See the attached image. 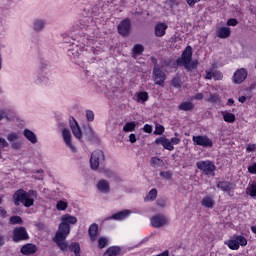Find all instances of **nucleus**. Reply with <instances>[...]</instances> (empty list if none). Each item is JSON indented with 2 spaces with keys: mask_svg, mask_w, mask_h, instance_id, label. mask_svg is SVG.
<instances>
[{
  "mask_svg": "<svg viewBox=\"0 0 256 256\" xmlns=\"http://www.w3.org/2000/svg\"><path fill=\"white\" fill-rule=\"evenodd\" d=\"M184 67V69L191 73V71H195L199 67V60H193V47L190 45L186 46L183 50L181 56L173 62V59L164 60L162 63V67H170L171 69H175V67Z\"/></svg>",
  "mask_w": 256,
  "mask_h": 256,
  "instance_id": "f257e3e1",
  "label": "nucleus"
},
{
  "mask_svg": "<svg viewBox=\"0 0 256 256\" xmlns=\"http://www.w3.org/2000/svg\"><path fill=\"white\" fill-rule=\"evenodd\" d=\"M77 223V217L71 216V214H65L61 218L58 230L53 238L54 243L60 248V251H67V237L71 233V226Z\"/></svg>",
  "mask_w": 256,
  "mask_h": 256,
  "instance_id": "f03ea898",
  "label": "nucleus"
},
{
  "mask_svg": "<svg viewBox=\"0 0 256 256\" xmlns=\"http://www.w3.org/2000/svg\"><path fill=\"white\" fill-rule=\"evenodd\" d=\"M35 197H37L35 190H29L27 192L23 188H20L13 194L14 205L19 206L22 204L24 207H33L35 205Z\"/></svg>",
  "mask_w": 256,
  "mask_h": 256,
  "instance_id": "7ed1b4c3",
  "label": "nucleus"
},
{
  "mask_svg": "<svg viewBox=\"0 0 256 256\" xmlns=\"http://www.w3.org/2000/svg\"><path fill=\"white\" fill-rule=\"evenodd\" d=\"M196 167L199 169V171H202L203 175H206L207 177H215V171L217 169V166H215V163L211 160H201L196 162Z\"/></svg>",
  "mask_w": 256,
  "mask_h": 256,
  "instance_id": "20e7f679",
  "label": "nucleus"
},
{
  "mask_svg": "<svg viewBox=\"0 0 256 256\" xmlns=\"http://www.w3.org/2000/svg\"><path fill=\"white\" fill-rule=\"evenodd\" d=\"M152 77L155 85H159V87H165V81H167V74L163 72L161 66H159L158 64L154 65Z\"/></svg>",
  "mask_w": 256,
  "mask_h": 256,
  "instance_id": "39448f33",
  "label": "nucleus"
},
{
  "mask_svg": "<svg viewBox=\"0 0 256 256\" xmlns=\"http://www.w3.org/2000/svg\"><path fill=\"white\" fill-rule=\"evenodd\" d=\"M105 163V154L102 150H95L92 152L90 157V167L94 171L99 169V166Z\"/></svg>",
  "mask_w": 256,
  "mask_h": 256,
  "instance_id": "423d86ee",
  "label": "nucleus"
},
{
  "mask_svg": "<svg viewBox=\"0 0 256 256\" xmlns=\"http://www.w3.org/2000/svg\"><path fill=\"white\" fill-rule=\"evenodd\" d=\"M12 241L14 243H21V241H29V233H27V229L23 226L16 227L13 230Z\"/></svg>",
  "mask_w": 256,
  "mask_h": 256,
  "instance_id": "0eeeda50",
  "label": "nucleus"
},
{
  "mask_svg": "<svg viewBox=\"0 0 256 256\" xmlns=\"http://www.w3.org/2000/svg\"><path fill=\"white\" fill-rule=\"evenodd\" d=\"M193 145L204 147L205 149L213 147V140L207 135H198L192 137Z\"/></svg>",
  "mask_w": 256,
  "mask_h": 256,
  "instance_id": "6e6552de",
  "label": "nucleus"
},
{
  "mask_svg": "<svg viewBox=\"0 0 256 256\" xmlns=\"http://www.w3.org/2000/svg\"><path fill=\"white\" fill-rule=\"evenodd\" d=\"M117 31L122 37H127L131 33V19H123L117 26Z\"/></svg>",
  "mask_w": 256,
  "mask_h": 256,
  "instance_id": "1a4fd4ad",
  "label": "nucleus"
},
{
  "mask_svg": "<svg viewBox=\"0 0 256 256\" xmlns=\"http://www.w3.org/2000/svg\"><path fill=\"white\" fill-rule=\"evenodd\" d=\"M247 69L245 68H240L234 72V75L232 77L233 82L236 83V85H241L247 79Z\"/></svg>",
  "mask_w": 256,
  "mask_h": 256,
  "instance_id": "9d476101",
  "label": "nucleus"
},
{
  "mask_svg": "<svg viewBox=\"0 0 256 256\" xmlns=\"http://www.w3.org/2000/svg\"><path fill=\"white\" fill-rule=\"evenodd\" d=\"M62 137L64 140V143L69 147L72 153H77V148L73 145L72 142V136H71V131L69 129L64 128L62 131Z\"/></svg>",
  "mask_w": 256,
  "mask_h": 256,
  "instance_id": "9b49d317",
  "label": "nucleus"
},
{
  "mask_svg": "<svg viewBox=\"0 0 256 256\" xmlns=\"http://www.w3.org/2000/svg\"><path fill=\"white\" fill-rule=\"evenodd\" d=\"M70 128L74 137L81 141V139H83V132H81V127H79V123H77V120H75V118L73 117L70 119Z\"/></svg>",
  "mask_w": 256,
  "mask_h": 256,
  "instance_id": "f8f14e48",
  "label": "nucleus"
},
{
  "mask_svg": "<svg viewBox=\"0 0 256 256\" xmlns=\"http://www.w3.org/2000/svg\"><path fill=\"white\" fill-rule=\"evenodd\" d=\"M167 224V218L161 214L153 216L151 218V225L155 229H159V227H163V225Z\"/></svg>",
  "mask_w": 256,
  "mask_h": 256,
  "instance_id": "ddd939ff",
  "label": "nucleus"
},
{
  "mask_svg": "<svg viewBox=\"0 0 256 256\" xmlns=\"http://www.w3.org/2000/svg\"><path fill=\"white\" fill-rule=\"evenodd\" d=\"M88 235L92 243H94V241H97V237H99V225L97 223H93L89 226Z\"/></svg>",
  "mask_w": 256,
  "mask_h": 256,
  "instance_id": "4468645a",
  "label": "nucleus"
},
{
  "mask_svg": "<svg viewBox=\"0 0 256 256\" xmlns=\"http://www.w3.org/2000/svg\"><path fill=\"white\" fill-rule=\"evenodd\" d=\"M217 188L223 191V193H227L231 197V190L233 189V183L229 181H219L217 183Z\"/></svg>",
  "mask_w": 256,
  "mask_h": 256,
  "instance_id": "2eb2a0df",
  "label": "nucleus"
},
{
  "mask_svg": "<svg viewBox=\"0 0 256 256\" xmlns=\"http://www.w3.org/2000/svg\"><path fill=\"white\" fill-rule=\"evenodd\" d=\"M20 253H22V255H34V253H37V246L27 243L21 247Z\"/></svg>",
  "mask_w": 256,
  "mask_h": 256,
  "instance_id": "dca6fc26",
  "label": "nucleus"
},
{
  "mask_svg": "<svg viewBox=\"0 0 256 256\" xmlns=\"http://www.w3.org/2000/svg\"><path fill=\"white\" fill-rule=\"evenodd\" d=\"M216 36L218 39H229L231 37V28L225 26L218 28Z\"/></svg>",
  "mask_w": 256,
  "mask_h": 256,
  "instance_id": "f3484780",
  "label": "nucleus"
},
{
  "mask_svg": "<svg viewBox=\"0 0 256 256\" xmlns=\"http://www.w3.org/2000/svg\"><path fill=\"white\" fill-rule=\"evenodd\" d=\"M167 29H169V26H167V24L165 23H158L156 24L155 28H154V33L156 37H164L165 35V31H167Z\"/></svg>",
  "mask_w": 256,
  "mask_h": 256,
  "instance_id": "a211bd4d",
  "label": "nucleus"
},
{
  "mask_svg": "<svg viewBox=\"0 0 256 256\" xmlns=\"http://www.w3.org/2000/svg\"><path fill=\"white\" fill-rule=\"evenodd\" d=\"M130 214H131V212L129 210H123V211L113 214L112 216L107 218L106 221L110 220V219H114L115 221H121L123 219H127V217H129Z\"/></svg>",
  "mask_w": 256,
  "mask_h": 256,
  "instance_id": "6ab92c4d",
  "label": "nucleus"
},
{
  "mask_svg": "<svg viewBox=\"0 0 256 256\" xmlns=\"http://www.w3.org/2000/svg\"><path fill=\"white\" fill-rule=\"evenodd\" d=\"M202 207H206V209H213L215 207V200L213 196H204L201 201Z\"/></svg>",
  "mask_w": 256,
  "mask_h": 256,
  "instance_id": "aec40b11",
  "label": "nucleus"
},
{
  "mask_svg": "<svg viewBox=\"0 0 256 256\" xmlns=\"http://www.w3.org/2000/svg\"><path fill=\"white\" fill-rule=\"evenodd\" d=\"M121 255V247L119 246H110L104 252L103 256H118Z\"/></svg>",
  "mask_w": 256,
  "mask_h": 256,
  "instance_id": "412c9836",
  "label": "nucleus"
},
{
  "mask_svg": "<svg viewBox=\"0 0 256 256\" xmlns=\"http://www.w3.org/2000/svg\"><path fill=\"white\" fill-rule=\"evenodd\" d=\"M97 188L101 193H109V191H111L109 182H107V180H104V179H102L98 182Z\"/></svg>",
  "mask_w": 256,
  "mask_h": 256,
  "instance_id": "4be33fe9",
  "label": "nucleus"
},
{
  "mask_svg": "<svg viewBox=\"0 0 256 256\" xmlns=\"http://www.w3.org/2000/svg\"><path fill=\"white\" fill-rule=\"evenodd\" d=\"M246 195H249L252 199H256V181H252L248 184Z\"/></svg>",
  "mask_w": 256,
  "mask_h": 256,
  "instance_id": "5701e85b",
  "label": "nucleus"
},
{
  "mask_svg": "<svg viewBox=\"0 0 256 256\" xmlns=\"http://www.w3.org/2000/svg\"><path fill=\"white\" fill-rule=\"evenodd\" d=\"M67 249H69L71 253H74L75 256L81 254V245L79 242H72L70 245L67 244Z\"/></svg>",
  "mask_w": 256,
  "mask_h": 256,
  "instance_id": "b1692460",
  "label": "nucleus"
},
{
  "mask_svg": "<svg viewBox=\"0 0 256 256\" xmlns=\"http://www.w3.org/2000/svg\"><path fill=\"white\" fill-rule=\"evenodd\" d=\"M179 111H193L195 109V104L193 102L185 101L178 105Z\"/></svg>",
  "mask_w": 256,
  "mask_h": 256,
  "instance_id": "393cba45",
  "label": "nucleus"
},
{
  "mask_svg": "<svg viewBox=\"0 0 256 256\" xmlns=\"http://www.w3.org/2000/svg\"><path fill=\"white\" fill-rule=\"evenodd\" d=\"M23 135H24V137H26V139L28 141H30V143H32V144L37 143V135H35L33 133V131H31L29 129H24Z\"/></svg>",
  "mask_w": 256,
  "mask_h": 256,
  "instance_id": "a878e982",
  "label": "nucleus"
},
{
  "mask_svg": "<svg viewBox=\"0 0 256 256\" xmlns=\"http://www.w3.org/2000/svg\"><path fill=\"white\" fill-rule=\"evenodd\" d=\"M221 115L223 116V119L225 123H235V114L227 112V111H222Z\"/></svg>",
  "mask_w": 256,
  "mask_h": 256,
  "instance_id": "bb28decb",
  "label": "nucleus"
},
{
  "mask_svg": "<svg viewBox=\"0 0 256 256\" xmlns=\"http://www.w3.org/2000/svg\"><path fill=\"white\" fill-rule=\"evenodd\" d=\"M137 103H146V101H149V93L147 92H138L136 94V99Z\"/></svg>",
  "mask_w": 256,
  "mask_h": 256,
  "instance_id": "cd10ccee",
  "label": "nucleus"
},
{
  "mask_svg": "<svg viewBox=\"0 0 256 256\" xmlns=\"http://www.w3.org/2000/svg\"><path fill=\"white\" fill-rule=\"evenodd\" d=\"M136 128H137V122H135V121L127 122L123 126V131H124V133H133V131H135Z\"/></svg>",
  "mask_w": 256,
  "mask_h": 256,
  "instance_id": "c85d7f7f",
  "label": "nucleus"
},
{
  "mask_svg": "<svg viewBox=\"0 0 256 256\" xmlns=\"http://www.w3.org/2000/svg\"><path fill=\"white\" fill-rule=\"evenodd\" d=\"M170 85L174 87V89H181L183 82H181V78L179 76H174L171 79Z\"/></svg>",
  "mask_w": 256,
  "mask_h": 256,
  "instance_id": "c756f323",
  "label": "nucleus"
},
{
  "mask_svg": "<svg viewBox=\"0 0 256 256\" xmlns=\"http://www.w3.org/2000/svg\"><path fill=\"white\" fill-rule=\"evenodd\" d=\"M227 247L231 249L232 251H237L239 250V243L237 242L236 238L234 239H229L226 243Z\"/></svg>",
  "mask_w": 256,
  "mask_h": 256,
  "instance_id": "7c9ffc66",
  "label": "nucleus"
},
{
  "mask_svg": "<svg viewBox=\"0 0 256 256\" xmlns=\"http://www.w3.org/2000/svg\"><path fill=\"white\" fill-rule=\"evenodd\" d=\"M238 243V247H247V238L243 235H238L234 237Z\"/></svg>",
  "mask_w": 256,
  "mask_h": 256,
  "instance_id": "2f4dec72",
  "label": "nucleus"
},
{
  "mask_svg": "<svg viewBox=\"0 0 256 256\" xmlns=\"http://www.w3.org/2000/svg\"><path fill=\"white\" fill-rule=\"evenodd\" d=\"M133 55H143V51H145V47L142 44H135L133 49Z\"/></svg>",
  "mask_w": 256,
  "mask_h": 256,
  "instance_id": "473e14b6",
  "label": "nucleus"
},
{
  "mask_svg": "<svg viewBox=\"0 0 256 256\" xmlns=\"http://www.w3.org/2000/svg\"><path fill=\"white\" fill-rule=\"evenodd\" d=\"M69 204L63 200H59L56 204L57 211H67Z\"/></svg>",
  "mask_w": 256,
  "mask_h": 256,
  "instance_id": "72a5a7b5",
  "label": "nucleus"
},
{
  "mask_svg": "<svg viewBox=\"0 0 256 256\" xmlns=\"http://www.w3.org/2000/svg\"><path fill=\"white\" fill-rule=\"evenodd\" d=\"M9 221L11 225H23V218L21 216H11Z\"/></svg>",
  "mask_w": 256,
  "mask_h": 256,
  "instance_id": "f704fd0d",
  "label": "nucleus"
},
{
  "mask_svg": "<svg viewBox=\"0 0 256 256\" xmlns=\"http://www.w3.org/2000/svg\"><path fill=\"white\" fill-rule=\"evenodd\" d=\"M162 147H164V149H166L167 151H173L175 149V147L171 143V140H169L167 138H164Z\"/></svg>",
  "mask_w": 256,
  "mask_h": 256,
  "instance_id": "c9c22d12",
  "label": "nucleus"
},
{
  "mask_svg": "<svg viewBox=\"0 0 256 256\" xmlns=\"http://www.w3.org/2000/svg\"><path fill=\"white\" fill-rule=\"evenodd\" d=\"M147 201H155L157 199V189L153 188L149 191L147 197Z\"/></svg>",
  "mask_w": 256,
  "mask_h": 256,
  "instance_id": "e433bc0d",
  "label": "nucleus"
},
{
  "mask_svg": "<svg viewBox=\"0 0 256 256\" xmlns=\"http://www.w3.org/2000/svg\"><path fill=\"white\" fill-rule=\"evenodd\" d=\"M107 243H109V239L106 237H100L98 239V249H105V247H107Z\"/></svg>",
  "mask_w": 256,
  "mask_h": 256,
  "instance_id": "4c0bfd02",
  "label": "nucleus"
},
{
  "mask_svg": "<svg viewBox=\"0 0 256 256\" xmlns=\"http://www.w3.org/2000/svg\"><path fill=\"white\" fill-rule=\"evenodd\" d=\"M45 28V22L42 20H35L34 22V29L35 31H41Z\"/></svg>",
  "mask_w": 256,
  "mask_h": 256,
  "instance_id": "58836bf2",
  "label": "nucleus"
},
{
  "mask_svg": "<svg viewBox=\"0 0 256 256\" xmlns=\"http://www.w3.org/2000/svg\"><path fill=\"white\" fill-rule=\"evenodd\" d=\"M165 133V127L163 125L155 126L154 135H163Z\"/></svg>",
  "mask_w": 256,
  "mask_h": 256,
  "instance_id": "ea45409f",
  "label": "nucleus"
},
{
  "mask_svg": "<svg viewBox=\"0 0 256 256\" xmlns=\"http://www.w3.org/2000/svg\"><path fill=\"white\" fill-rule=\"evenodd\" d=\"M208 103H219L218 94H210V97L207 99Z\"/></svg>",
  "mask_w": 256,
  "mask_h": 256,
  "instance_id": "a19ab883",
  "label": "nucleus"
},
{
  "mask_svg": "<svg viewBox=\"0 0 256 256\" xmlns=\"http://www.w3.org/2000/svg\"><path fill=\"white\" fill-rule=\"evenodd\" d=\"M86 119L89 122L95 121V113H93V111H91V110H87L86 111Z\"/></svg>",
  "mask_w": 256,
  "mask_h": 256,
  "instance_id": "79ce46f5",
  "label": "nucleus"
},
{
  "mask_svg": "<svg viewBox=\"0 0 256 256\" xmlns=\"http://www.w3.org/2000/svg\"><path fill=\"white\" fill-rule=\"evenodd\" d=\"M160 177H163L164 179H171L173 177V174L170 171H161Z\"/></svg>",
  "mask_w": 256,
  "mask_h": 256,
  "instance_id": "37998d69",
  "label": "nucleus"
},
{
  "mask_svg": "<svg viewBox=\"0 0 256 256\" xmlns=\"http://www.w3.org/2000/svg\"><path fill=\"white\" fill-rule=\"evenodd\" d=\"M238 23H239V22L237 21L236 18H230V19H228V21H227L228 27H237V24H238Z\"/></svg>",
  "mask_w": 256,
  "mask_h": 256,
  "instance_id": "c03bdc74",
  "label": "nucleus"
},
{
  "mask_svg": "<svg viewBox=\"0 0 256 256\" xmlns=\"http://www.w3.org/2000/svg\"><path fill=\"white\" fill-rule=\"evenodd\" d=\"M213 79H215V81H221L223 79V73L221 72H213Z\"/></svg>",
  "mask_w": 256,
  "mask_h": 256,
  "instance_id": "a18cd8bd",
  "label": "nucleus"
},
{
  "mask_svg": "<svg viewBox=\"0 0 256 256\" xmlns=\"http://www.w3.org/2000/svg\"><path fill=\"white\" fill-rule=\"evenodd\" d=\"M144 133H153V126L149 124H145L143 127Z\"/></svg>",
  "mask_w": 256,
  "mask_h": 256,
  "instance_id": "49530a36",
  "label": "nucleus"
},
{
  "mask_svg": "<svg viewBox=\"0 0 256 256\" xmlns=\"http://www.w3.org/2000/svg\"><path fill=\"white\" fill-rule=\"evenodd\" d=\"M248 173H251V175H256V163L248 167Z\"/></svg>",
  "mask_w": 256,
  "mask_h": 256,
  "instance_id": "de8ad7c7",
  "label": "nucleus"
},
{
  "mask_svg": "<svg viewBox=\"0 0 256 256\" xmlns=\"http://www.w3.org/2000/svg\"><path fill=\"white\" fill-rule=\"evenodd\" d=\"M256 150V144H248L246 147V152L251 153Z\"/></svg>",
  "mask_w": 256,
  "mask_h": 256,
  "instance_id": "09e8293b",
  "label": "nucleus"
},
{
  "mask_svg": "<svg viewBox=\"0 0 256 256\" xmlns=\"http://www.w3.org/2000/svg\"><path fill=\"white\" fill-rule=\"evenodd\" d=\"M170 143H172V145H179V143H181V138L173 137L170 139Z\"/></svg>",
  "mask_w": 256,
  "mask_h": 256,
  "instance_id": "8fccbe9b",
  "label": "nucleus"
},
{
  "mask_svg": "<svg viewBox=\"0 0 256 256\" xmlns=\"http://www.w3.org/2000/svg\"><path fill=\"white\" fill-rule=\"evenodd\" d=\"M201 0H186L187 5H189V7H195L196 3H199Z\"/></svg>",
  "mask_w": 256,
  "mask_h": 256,
  "instance_id": "3c124183",
  "label": "nucleus"
},
{
  "mask_svg": "<svg viewBox=\"0 0 256 256\" xmlns=\"http://www.w3.org/2000/svg\"><path fill=\"white\" fill-rule=\"evenodd\" d=\"M129 141L130 143H137V136L135 134H130Z\"/></svg>",
  "mask_w": 256,
  "mask_h": 256,
  "instance_id": "603ef678",
  "label": "nucleus"
},
{
  "mask_svg": "<svg viewBox=\"0 0 256 256\" xmlns=\"http://www.w3.org/2000/svg\"><path fill=\"white\" fill-rule=\"evenodd\" d=\"M8 141L13 142L17 139V135L15 133L9 134L7 137Z\"/></svg>",
  "mask_w": 256,
  "mask_h": 256,
  "instance_id": "864d4df0",
  "label": "nucleus"
},
{
  "mask_svg": "<svg viewBox=\"0 0 256 256\" xmlns=\"http://www.w3.org/2000/svg\"><path fill=\"white\" fill-rule=\"evenodd\" d=\"M203 97H204L203 93H197L194 96V99H195V101H202Z\"/></svg>",
  "mask_w": 256,
  "mask_h": 256,
  "instance_id": "5fc2aeb1",
  "label": "nucleus"
},
{
  "mask_svg": "<svg viewBox=\"0 0 256 256\" xmlns=\"http://www.w3.org/2000/svg\"><path fill=\"white\" fill-rule=\"evenodd\" d=\"M163 141H165V137H160L155 139L156 145H163Z\"/></svg>",
  "mask_w": 256,
  "mask_h": 256,
  "instance_id": "6e6d98bb",
  "label": "nucleus"
},
{
  "mask_svg": "<svg viewBox=\"0 0 256 256\" xmlns=\"http://www.w3.org/2000/svg\"><path fill=\"white\" fill-rule=\"evenodd\" d=\"M3 119H7V114L5 110H0V121H3Z\"/></svg>",
  "mask_w": 256,
  "mask_h": 256,
  "instance_id": "4d7b16f0",
  "label": "nucleus"
},
{
  "mask_svg": "<svg viewBox=\"0 0 256 256\" xmlns=\"http://www.w3.org/2000/svg\"><path fill=\"white\" fill-rule=\"evenodd\" d=\"M205 79H213V72L206 71Z\"/></svg>",
  "mask_w": 256,
  "mask_h": 256,
  "instance_id": "13d9d810",
  "label": "nucleus"
},
{
  "mask_svg": "<svg viewBox=\"0 0 256 256\" xmlns=\"http://www.w3.org/2000/svg\"><path fill=\"white\" fill-rule=\"evenodd\" d=\"M161 161V159L157 158V157H152L151 162L153 163V165H157V163Z\"/></svg>",
  "mask_w": 256,
  "mask_h": 256,
  "instance_id": "bf43d9fd",
  "label": "nucleus"
},
{
  "mask_svg": "<svg viewBox=\"0 0 256 256\" xmlns=\"http://www.w3.org/2000/svg\"><path fill=\"white\" fill-rule=\"evenodd\" d=\"M157 205H158L159 207H165V200H158V201H157Z\"/></svg>",
  "mask_w": 256,
  "mask_h": 256,
  "instance_id": "052dcab7",
  "label": "nucleus"
},
{
  "mask_svg": "<svg viewBox=\"0 0 256 256\" xmlns=\"http://www.w3.org/2000/svg\"><path fill=\"white\" fill-rule=\"evenodd\" d=\"M238 101H239V103H245V101H247V97H245V96H240V97L238 98Z\"/></svg>",
  "mask_w": 256,
  "mask_h": 256,
  "instance_id": "680f3d73",
  "label": "nucleus"
},
{
  "mask_svg": "<svg viewBox=\"0 0 256 256\" xmlns=\"http://www.w3.org/2000/svg\"><path fill=\"white\" fill-rule=\"evenodd\" d=\"M235 103V100H233V98H229L228 101H227V105L229 107H231V105H233Z\"/></svg>",
  "mask_w": 256,
  "mask_h": 256,
  "instance_id": "e2e57ef3",
  "label": "nucleus"
},
{
  "mask_svg": "<svg viewBox=\"0 0 256 256\" xmlns=\"http://www.w3.org/2000/svg\"><path fill=\"white\" fill-rule=\"evenodd\" d=\"M5 245V237L0 236V247H3Z\"/></svg>",
  "mask_w": 256,
  "mask_h": 256,
  "instance_id": "0e129e2a",
  "label": "nucleus"
},
{
  "mask_svg": "<svg viewBox=\"0 0 256 256\" xmlns=\"http://www.w3.org/2000/svg\"><path fill=\"white\" fill-rule=\"evenodd\" d=\"M251 231L254 233V235H256V226H251Z\"/></svg>",
  "mask_w": 256,
  "mask_h": 256,
  "instance_id": "69168bd1",
  "label": "nucleus"
},
{
  "mask_svg": "<svg viewBox=\"0 0 256 256\" xmlns=\"http://www.w3.org/2000/svg\"><path fill=\"white\" fill-rule=\"evenodd\" d=\"M1 213H2V215H7V210H5V209H3V210H1Z\"/></svg>",
  "mask_w": 256,
  "mask_h": 256,
  "instance_id": "338daca9",
  "label": "nucleus"
},
{
  "mask_svg": "<svg viewBox=\"0 0 256 256\" xmlns=\"http://www.w3.org/2000/svg\"><path fill=\"white\" fill-rule=\"evenodd\" d=\"M14 149H19V144H14Z\"/></svg>",
  "mask_w": 256,
  "mask_h": 256,
  "instance_id": "774afa93",
  "label": "nucleus"
}]
</instances>
